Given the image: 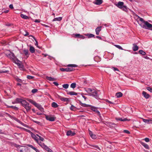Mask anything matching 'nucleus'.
<instances>
[{
    "label": "nucleus",
    "instance_id": "nucleus-45",
    "mask_svg": "<svg viewBox=\"0 0 152 152\" xmlns=\"http://www.w3.org/2000/svg\"><path fill=\"white\" fill-rule=\"evenodd\" d=\"M8 107L9 108H13V109H15V110H18V107H16L15 106H9Z\"/></svg>",
    "mask_w": 152,
    "mask_h": 152
},
{
    "label": "nucleus",
    "instance_id": "nucleus-42",
    "mask_svg": "<svg viewBox=\"0 0 152 152\" xmlns=\"http://www.w3.org/2000/svg\"><path fill=\"white\" fill-rule=\"evenodd\" d=\"M14 120L16 121L18 123H20V124H21L23 126H24V124L23 123L21 122L19 120H18V119H17L16 118H15L14 119Z\"/></svg>",
    "mask_w": 152,
    "mask_h": 152
},
{
    "label": "nucleus",
    "instance_id": "nucleus-46",
    "mask_svg": "<svg viewBox=\"0 0 152 152\" xmlns=\"http://www.w3.org/2000/svg\"><path fill=\"white\" fill-rule=\"evenodd\" d=\"M86 35L89 36V37H94V35L91 34H87Z\"/></svg>",
    "mask_w": 152,
    "mask_h": 152
},
{
    "label": "nucleus",
    "instance_id": "nucleus-61",
    "mask_svg": "<svg viewBox=\"0 0 152 152\" xmlns=\"http://www.w3.org/2000/svg\"><path fill=\"white\" fill-rule=\"evenodd\" d=\"M53 84L55 85L56 86H58V84L56 82L54 81L53 82Z\"/></svg>",
    "mask_w": 152,
    "mask_h": 152
},
{
    "label": "nucleus",
    "instance_id": "nucleus-8",
    "mask_svg": "<svg viewBox=\"0 0 152 152\" xmlns=\"http://www.w3.org/2000/svg\"><path fill=\"white\" fill-rule=\"evenodd\" d=\"M75 134V133L71 130H69L66 132V135L68 136H73Z\"/></svg>",
    "mask_w": 152,
    "mask_h": 152
},
{
    "label": "nucleus",
    "instance_id": "nucleus-7",
    "mask_svg": "<svg viewBox=\"0 0 152 152\" xmlns=\"http://www.w3.org/2000/svg\"><path fill=\"white\" fill-rule=\"evenodd\" d=\"M89 96H93L95 97L96 98H97L98 97L97 92L94 90H93V91L91 92V94H90Z\"/></svg>",
    "mask_w": 152,
    "mask_h": 152
},
{
    "label": "nucleus",
    "instance_id": "nucleus-64",
    "mask_svg": "<svg viewBox=\"0 0 152 152\" xmlns=\"http://www.w3.org/2000/svg\"><path fill=\"white\" fill-rule=\"evenodd\" d=\"M33 149L36 152H40L39 150L36 149L35 147H34Z\"/></svg>",
    "mask_w": 152,
    "mask_h": 152
},
{
    "label": "nucleus",
    "instance_id": "nucleus-40",
    "mask_svg": "<svg viewBox=\"0 0 152 152\" xmlns=\"http://www.w3.org/2000/svg\"><path fill=\"white\" fill-rule=\"evenodd\" d=\"M68 67H76L77 66V65L76 64H69L67 65Z\"/></svg>",
    "mask_w": 152,
    "mask_h": 152
},
{
    "label": "nucleus",
    "instance_id": "nucleus-49",
    "mask_svg": "<svg viewBox=\"0 0 152 152\" xmlns=\"http://www.w3.org/2000/svg\"><path fill=\"white\" fill-rule=\"evenodd\" d=\"M27 77L28 79H33L34 77L30 75H27Z\"/></svg>",
    "mask_w": 152,
    "mask_h": 152
},
{
    "label": "nucleus",
    "instance_id": "nucleus-10",
    "mask_svg": "<svg viewBox=\"0 0 152 152\" xmlns=\"http://www.w3.org/2000/svg\"><path fill=\"white\" fill-rule=\"evenodd\" d=\"M23 107H25L27 111L29 110L31 108L30 106H29V104L28 103L26 104L25 105H24Z\"/></svg>",
    "mask_w": 152,
    "mask_h": 152
},
{
    "label": "nucleus",
    "instance_id": "nucleus-54",
    "mask_svg": "<svg viewBox=\"0 0 152 152\" xmlns=\"http://www.w3.org/2000/svg\"><path fill=\"white\" fill-rule=\"evenodd\" d=\"M8 72V71H2L1 70H0V73H6Z\"/></svg>",
    "mask_w": 152,
    "mask_h": 152
},
{
    "label": "nucleus",
    "instance_id": "nucleus-39",
    "mask_svg": "<svg viewBox=\"0 0 152 152\" xmlns=\"http://www.w3.org/2000/svg\"><path fill=\"white\" fill-rule=\"evenodd\" d=\"M69 85L67 84H64L62 85V87L63 88L65 89L69 87Z\"/></svg>",
    "mask_w": 152,
    "mask_h": 152
},
{
    "label": "nucleus",
    "instance_id": "nucleus-5",
    "mask_svg": "<svg viewBox=\"0 0 152 152\" xmlns=\"http://www.w3.org/2000/svg\"><path fill=\"white\" fill-rule=\"evenodd\" d=\"M14 63L17 65L21 70H23L24 69L23 65L22 64L21 62L18 59H17V61L16 60Z\"/></svg>",
    "mask_w": 152,
    "mask_h": 152
},
{
    "label": "nucleus",
    "instance_id": "nucleus-9",
    "mask_svg": "<svg viewBox=\"0 0 152 152\" xmlns=\"http://www.w3.org/2000/svg\"><path fill=\"white\" fill-rule=\"evenodd\" d=\"M61 71L62 72H69L72 70L70 68H61L60 69Z\"/></svg>",
    "mask_w": 152,
    "mask_h": 152
},
{
    "label": "nucleus",
    "instance_id": "nucleus-29",
    "mask_svg": "<svg viewBox=\"0 0 152 152\" xmlns=\"http://www.w3.org/2000/svg\"><path fill=\"white\" fill-rule=\"evenodd\" d=\"M30 51V52L32 53H34L35 51V49L32 46H30V49H29Z\"/></svg>",
    "mask_w": 152,
    "mask_h": 152
},
{
    "label": "nucleus",
    "instance_id": "nucleus-23",
    "mask_svg": "<svg viewBox=\"0 0 152 152\" xmlns=\"http://www.w3.org/2000/svg\"><path fill=\"white\" fill-rule=\"evenodd\" d=\"M60 99L64 102H68L69 101V99L68 98L61 97L60 98Z\"/></svg>",
    "mask_w": 152,
    "mask_h": 152
},
{
    "label": "nucleus",
    "instance_id": "nucleus-32",
    "mask_svg": "<svg viewBox=\"0 0 152 152\" xmlns=\"http://www.w3.org/2000/svg\"><path fill=\"white\" fill-rule=\"evenodd\" d=\"M58 105L55 102H53L52 104V106L54 108H56Z\"/></svg>",
    "mask_w": 152,
    "mask_h": 152
},
{
    "label": "nucleus",
    "instance_id": "nucleus-2",
    "mask_svg": "<svg viewBox=\"0 0 152 152\" xmlns=\"http://www.w3.org/2000/svg\"><path fill=\"white\" fill-rule=\"evenodd\" d=\"M6 56L9 58L11 59L12 61L15 62L17 59H18L15 56L14 54L10 51H9L6 53Z\"/></svg>",
    "mask_w": 152,
    "mask_h": 152
},
{
    "label": "nucleus",
    "instance_id": "nucleus-37",
    "mask_svg": "<svg viewBox=\"0 0 152 152\" xmlns=\"http://www.w3.org/2000/svg\"><path fill=\"white\" fill-rule=\"evenodd\" d=\"M76 86V84L75 83H72L70 85V87L73 88H75Z\"/></svg>",
    "mask_w": 152,
    "mask_h": 152
},
{
    "label": "nucleus",
    "instance_id": "nucleus-62",
    "mask_svg": "<svg viewBox=\"0 0 152 152\" xmlns=\"http://www.w3.org/2000/svg\"><path fill=\"white\" fill-rule=\"evenodd\" d=\"M39 140L41 141H43V140H44V139L41 136H39Z\"/></svg>",
    "mask_w": 152,
    "mask_h": 152
},
{
    "label": "nucleus",
    "instance_id": "nucleus-11",
    "mask_svg": "<svg viewBox=\"0 0 152 152\" xmlns=\"http://www.w3.org/2000/svg\"><path fill=\"white\" fill-rule=\"evenodd\" d=\"M142 94L144 97L146 99H148L150 97V95L145 91H143L142 92Z\"/></svg>",
    "mask_w": 152,
    "mask_h": 152
},
{
    "label": "nucleus",
    "instance_id": "nucleus-26",
    "mask_svg": "<svg viewBox=\"0 0 152 152\" xmlns=\"http://www.w3.org/2000/svg\"><path fill=\"white\" fill-rule=\"evenodd\" d=\"M62 19V17H59L58 18H54L53 20V21H60Z\"/></svg>",
    "mask_w": 152,
    "mask_h": 152
},
{
    "label": "nucleus",
    "instance_id": "nucleus-50",
    "mask_svg": "<svg viewBox=\"0 0 152 152\" xmlns=\"http://www.w3.org/2000/svg\"><path fill=\"white\" fill-rule=\"evenodd\" d=\"M45 149L46 150H47L48 152H52V150L50 149L48 147H47Z\"/></svg>",
    "mask_w": 152,
    "mask_h": 152
},
{
    "label": "nucleus",
    "instance_id": "nucleus-13",
    "mask_svg": "<svg viewBox=\"0 0 152 152\" xmlns=\"http://www.w3.org/2000/svg\"><path fill=\"white\" fill-rule=\"evenodd\" d=\"M116 119L117 120L120 121H129L130 120H128L126 118L123 119L122 118H116Z\"/></svg>",
    "mask_w": 152,
    "mask_h": 152
},
{
    "label": "nucleus",
    "instance_id": "nucleus-3",
    "mask_svg": "<svg viewBox=\"0 0 152 152\" xmlns=\"http://www.w3.org/2000/svg\"><path fill=\"white\" fill-rule=\"evenodd\" d=\"M16 147L19 152H28V148L26 146L16 145Z\"/></svg>",
    "mask_w": 152,
    "mask_h": 152
},
{
    "label": "nucleus",
    "instance_id": "nucleus-36",
    "mask_svg": "<svg viewBox=\"0 0 152 152\" xmlns=\"http://www.w3.org/2000/svg\"><path fill=\"white\" fill-rule=\"evenodd\" d=\"M131 108L129 107H127L125 108V110L128 113L130 112V110H131Z\"/></svg>",
    "mask_w": 152,
    "mask_h": 152
},
{
    "label": "nucleus",
    "instance_id": "nucleus-47",
    "mask_svg": "<svg viewBox=\"0 0 152 152\" xmlns=\"http://www.w3.org/2000/svg\"><path fill=\"white\" fill-rule=\"evenodd\" d=\"M138 18L139 19L140 21H141L142 22L144 23H145V22H146L144 20L143 18H141L139 17H138Z\"/></svg>",
    "mask_w": 152,
    "mask_h": 152
},
{
    "label": "nucleus",
    "instance_id": "nucleus-18",
    "mask_svg": "<svg viewBox=\"0 0 152 152\" xmlns=\"http://www.w3.org/2000/svg\"><path fill=\"white\" fill-rule=\"evenodd\" d=\"M89 134L92 139H95L96 138V135L94 134H93L91 131H90Z\"/></svg>",
    "mask_w": 152,
    "mask_h": 152
},
{
    "label": "nucleus",
    "instance_id": "nucleus-31",
    "mask_svg": "<svg viewBox=\"0 0 152 152\" xmlns=\"http://www.w3.org/2000/svg\"><path fill=\"white\" fill-rule=\"evenodd\" d=\"M20 17L22 18L25 19L29 18L28 16L26 15H24L23 14H21L20 15Z\"/></svg>",
    "mask_w": 152,
    "mask_h": 152
},
{
    "label": "nucleus",
    "instance_id": "nucleus-17",
    "mask_svg": "<svg viewBox=\"0 0 152 152\" xmlns=\"http://www.w3.org/2000/svg\"><path fill=\"white\" fill-rule=\"evenodd\" d=\"M46 79L49 81H56V79L54 78H53L51 77L47 76L46 77Z\"/></svg>",
    "mask_w": 152,
    "mask_h": 152
},
{
    "label": "nucleus",
    "instance_id": "nucleus-12",
    "mask_svg": "<svg viewBox=\"0 0 152 152\" xmlns=\"http://www.w3.org/2000/svg\"><path fill=\"white\" fill-rule=\"evenodd\" d=\"M102 26H99L97 27L95 29L96 34L98 35L99 34V32L101 31L102 29Z\"/></svg>",
    "mask_w": 152,
    "mask_h": 152
},
{
    "label": "nucleus",
    "instance_id": "nucleus-51",
    "mask_svg": "<svg viewBox=\"0 0 152 152\" xmlns=\"http://www.w3.org/2000/svg\"><path fill=\"white\" fill-rule=\"evenodd\" d=\"M114 46L117 47V48L121 49V50H123V49L122 48L120 45H115Z\"/></svg>",
    "mask_w": 152,
    "mask_h": 152
},
{
    "label": "nucleus",
    "instance_id": "nucleus-16",
    "mask_svg": "<svg viewBox=\"0 0 152 152\" xmlns=\"http://www.w3.org/2000/svg\"><path fill=\"white\" fill-rule=\"evenodd\" d=\"M107 124H108L109 126L110 127H115L116 125L115 124L110 122H106Z\"/></svg>",
    "mask_w": 152,
    "mask_h": 152
},
{
    "label": "nucleus",
    "instance_id": "nucleus-6",
    "mask_svg": "<svg viewBox=\"0 0 152 152\" xmlns=\"http://www.w3.org/2000/svg\"><path fill=\"white\" fill-rule=\"evenodd\" d=\"M46 119L50 121H55V118L54 117L52 116V115H45Z\"/></svg>",
    "mask_w": 152,
    "mask_h": 152
},
{
    "label": "nucleus",
    "instance_id": "nucleus-14",
    "mask_svg": "<svg viewBox=\"0 0 152 152\" xmlns=\"http://www.w3.org/2000/svg\"><path fill=\"white\" fill-rule=\"evenodd\" d=\"M31 136L37 142L39 140L38 138L34 134L32 133H31Z\"/></svg>",
    "mask_w": 152,
    "mask_h": 152
},
{
    "label": "nucleus",
    "instance_id": "nucleus-24",
    "mask_svg": "<svg viewBox=\"0 0 152 152\" xmlns=\"http://www.w3.org/2000/svg\"><path fill=\"white\" fill-rule=\"evenodd\" d=\"M67 94L70 95H77V93L75 92L74 91H71L67 93Z\"/></svg>",
    "mask_w": 152,
    "mask_h": 152
},
{
    "label": "nucleus",
    "instance_id": "nucleus-41",
    "mask_svg": "<svg viewBox=\"0 0 152 152\" xmlns=\"http://www.w3.org/2000/svg\"><path fill=\"white\" fill-rule=\"evenodd\" d=\"M16 101L18 103H21V102L23 100H22V99H20V98H17L16 99Z\"/></svg>",
    "mask_w": 152,
    "mask_h": 152
},
{
    "label": "nucleus",
    "instance_id": "nucleus-33",
    "mask_svg": "<svg viewBox=\"0 0 152 152\" xmlns=\"http://www.w3.org/2000/svg\"><path fill=\"white\" fill-rule=\"evenodd\" d=\"M29 37H32V38H34V40H35V42H36V43H35V45H36L37 47L38 48L39 47L38 46V42L37 41L36 39H35V38L34 37H33V36H32L31 35H30Z\"/></svg>",
    "mask_w": 152,
    "mask_h": 152
},
{
    "label": "nucleus",
    "instance_id": "nucleus-30",
    "mask_svg": "<svg viewBox=\"0 0 152 152\" xmlns=\"http://www.w3.org/2000/svg\"><path fill=\"white\" fill-rule=\"evenodd\" d=\"M86 91L88 94L89 96L90 94H91V92L93 91V90L90 88H88L86 90Z\"/></svg>",
    "mask_w": 152,
    "mask_h": 152
},
{
    "label": "nucleus",
    "instance_id": "nucleus-34",
    "mask_svg": "<svg viewBox=\"0 0 152 152\" xmlns=\"http://www.w3.org/2000/svg\"><path fill=\"white\" fill-rule=\"evenodd\" d=\"M139 53L140 54H142L143 55H145L146 54V53L144 51L142 50H140L139 51Z\"/></svg>",
    "mask_w": 152,
    "mask_h": 152
},
{
    "label": "nucleus",
    "instance_id": "nucleus-27",
    "mask_svg": "<svg viewBox=\"0 0 152 152\" xmlns=\"http://www.w3.org/2000/svg\"><path fill=\"white\" fill-rule=\"evenodd\" d=\"M23 53L25 56H27V57L28 56V50H23Z\"/></svg>",
    "mask_w": 152,
    "mask_h": 152
},
{
    "label": "nucleus",
    "instance_id": "nucleus-19",
    "mask_svg": "<svg viewBox=\"0 0 152 152\" xmlns=\"http://www.w3.org/2000/svg\"><path fill=\"white\" fill-rule=\"evenodd\" d=\"M140 143L145 148L147 149H149V146L147 144L145 143L144 142H140Z\"/></svg>",
    "mask_w": 152,
    "mask_h": 152
},
{
    "label": "nucleus",
    "instance_id": "nucleus-25",
    "mask_svg": "<svg viewBox=\"0 0 152 152\" xmlns=\"http://www.w3.org/2000/svg\"><path fill=\"white\" fill-rule=\"evenodd\" d=\"M92 110L96 113L99 115H100V112L97 110V109L95 107H92Z\"/></svg>",
    "mask_w": 152,
    "mask_h": 152
},
{
    "label": "nucleus",
    "instance_id": "nucleus-44",
    "mask_svg": "<svg viewBox=\"0 0 152 152\" xmlns=\"http://www.w3.org/2000/svg\"><path fill=\"white\" fill-rule=\"evenodd\" d=\"M87 143L86 142L85 143V144H82L81 146L83 148H87L88 147L87 146Z\"/></svg>",
    "mask_w": 152,
    "mask_h": 152
},
{
    "label": "nucleus",
    "instance_id": "nucleus-22",
    "mask_svg": "<svg viewBox=\"0 0 152 152\" xmlns=\"http://www.w3.org/2000/svg\"><path fill=\"white\" fill-rule=\"evenodd\" d=\"M123 94L121 92H118L116 93L115 94V96L118 98H119L122 96Z\"/></svg>",
    "mask_w": 152,
    "mask_h": 152
},
{
    "label": "nucleus",
    "instance_id": "nucleus-55",
    "mask_svg": "<svg viewBox=\"0 0 152 152\" xmlns=\"http://www.w3.org/2000/svg\"><path fill=\"white\" fill-rule=\"evenodd\" d=\"M27 145L28 146L31 148H32L33 149L34 148V147L33 145H30V144H27Z\"/></svg>",
    "mask_w": 152,
    "mask_h": 152
},
{
    "label": "nucleus",
    "instance_id": "nucleus-21",
    "mask_svg": "<svg viewBox=\"0 0 152 152\" xmlns=\"http://www.w3.org/2000/svg\"><path fill=\"white\" fill-rule=\"evenodd\" d=\"M143 121L145 123L149 124L152 123V120L143 119Z\"/></svg>",
    "mask_w": 152,
    "mask_h": 152
},
{
    "label": "nucleus",
    "instance_id": "nucleus-15",
    "mask_svg": "<svg viewBox=\"0 0 152 152\" xmlns=\"http://www.w3.org/2000/svg\"><path fill=\"white\" fill-rule=\"evenodd\" d=\"M35 106L37 107L40 110H42L43 109L42 108V107L39 104H38L36 102L35 104L34 105Z\"/></svg>",
    "mask_w": 152,
    "mask_h": 152
},
{
    "label": "nucleus",
    "instance_id": "nucleus-52",
    "mask_svg": "<svg viewBox=\"0 0 152 152\" xmlns=\"http://www.w3.org/2000/svg\"><path fill=\"white\" fill-rule=\"evenodd\" d=\"M146 89L151 92L152 93V88H151L150 87H147L146 88Z\"/></svg>",
    "mask_w": 152,
    "mask_h": 152
},
{
    "label": "nucleus",
    "instance_id": "nucleus-28",
    "mask_svg": "<svg viewBox=\"0 0 152 152\" xmlns=\"http://www.w3.org/2000/svg\"><path fill=\"white\" fill-rule=\"evenodd\" d=\"M102 3V0H96V2L94 3L97 5H100Z\"/></svg>",
    "mask_w": 152,
    "mask_h": 152
},
{
    "label": "nucleus",
    "instance_id": "nucleus-4",
    "mask_svg": "<svg viewBox=\"0 0 152 152\" xmlns=\"http://www.w3.org/2000/svg\"><path fill=\"white\" fill-rule=\"evenodd\" d=\"M140 25L142 28L145 29L150 28L152 27V24L149 23L147 21L145 22L144 24L143 25H142L141 24H140Z\"/></svg>",
    "mask_w": 152,
    "mask_h": 152
},
{
    "label": "nucleus",
    "instance_id": "nucleus-60",
    "mask_svg": "<svg viewBox=\"0 0 152 152\" xmlns=\"http://www.w3.org/2000/svg\"><path fill=\"white\" fill-rule=\"evenodd\" d=\"M144 140L146 142H148L149 141V139L148 138H145Z\"/></svg>",
    "mask_w": 152,
    "mask_h": 152
},
{
    "label": "nucleus",
    "instance_id": "nucleus-53",
    "mask_svg": "<svg viewBox=\"0 0 152 152\" xmlns=\"http://www.w3.org/2000/svg\"><path fill=\"white\" fill-rule=\"evenodd\" d=\"M38 91V90L37 89H32L31 91V92L32 93H36Z\"/></svg>",
    "mask_w": 152,
    "mask_h": 152
},
{
    "label": "nucleus",
    "instance_id": "nucleus-1",
    "mask_svg": "<svg viewBox=\"0 0 152 152\" xmlns=\"http://www.w3.org/2000/svg\"><path fill=\"white\" fill-rule=\"evenodd\" d=\"M115 5L124 11L127 12L128 11L127 6L124 5V3L123 2L119 1L117 4H115Z\"/></svg>",
    "mask_w": 152,
    "mask_h": 152
},
{
    "label": "nucleus",
    "instance_id": "nucleus-58",
    "mask_svg": "<svg viewBox=\"0 0 152 152\" xmlns=\"http://www.w3.org/2000/svg\"><path fill=\"white\" fill-rule=\"evenodd\" d=\"M81 105L85 107H88V105L86 104H85L81 103Z\"/></svg>",
    "mask_w": 152,
    "mask_h": 152
},
{
    "label": "nucleus",
    "instance_id": "nucleus-38",
    "mask_svg": "<svg viewBox=\"0 0 152 152\" xmlns=\"http://www.w3.org/2000/svg\"><path fill=\"white\" fill-rule=\"evenodd\" d=\"M27 103H28L27 102H26L25 100H23L21 102V104L22 106H23L24 105H25Z\"/></svg>",
    "mask_w": 152,
    "mask_h": 152
},
{
    "label": "nucleus",
    "instance_id": "nucleus-56",
    "mask_svg": "<svg viewBox=\"0 0 152 152\" xmlns=\"http://www.w3.org/2000/svg\"><path fill=\"white\" fill-rule=\"evenodd\" d=\"M106 101L107 102H109V103L110 104H115V102H111V101H109L108 100V99H106Z\"/></svg>",
    "mask_w": 152,
    "mask_h": 152
},
{
    "label": "nucleus",
    "instance_id": "nucleus-63",
    "mask_svg": "<svg viewBox=\"0 0 152 152\" xmlns=\"http://www.w3.org/2000/svg\"><path fill=\"white\" fill-rule=\"evenodd\" d=\"M75 36L76 37H80V36H81V35L80 34H75Z\"/></svg>",
    "mask_w": 152,
    "mask_h": 152
},
{
    "label": "nucleus",
    "instance_id": "nucleus-35",
    "mask_svg": "<svg viewBox=\"0 0 152 152\" xmlns=\"http://www.w3.org/2000/svg\"><path fill=\"white\" fill-rule=\"evenodd\" d=\"M27 100H28V101L29 102H30L33 105H34V104L36 103V102L35 101L30 99H27Z\"/></svg>",
    "mask_w": 152,
    "mask_h": 152
},
{
    "label": "nucleus",
    "instance_id": "nucleus-20",
    "mask_svg": "<svg viewBox=\"0 0 152 152\" xmlns=\"http://www.w3.org/2000/svg\"><path fill=\"white\" fill-rule=\"evenodd\" d=\"M133 45L132 49L134 51H135L138 50L139 48L138 46L134 44H133Z\"/></svg>",
    "mask_w": 152,
    "mask_h": 152
},
{
    "label": "nucleus",
    "instance_id": "nucleus-48",
    "mask_svg": "<svg viewBox=\"0 0 152 152\" xmlns=\"http://www.w3.org/2000/svg\"><path fill=\"white\" fill-rule=\"evenodd\" d=\"M71 110H74L76 109V107L73 105H72L70 108Z\"/></svg>",
    "mask_w": 152,
    "mask_h": 152
},
{
    "label": "nucleus",
    "instance_id": "nucleus-43",
    "mask_svg": "<svg viewBox=\"0 0 152 152\" xmlns=\"http://www.w3.org/2000/svg\"><path fill=\"white\" fill-rule=\"evenodd\" d=\"M40 146L43 148L45 149L46 147H47L46 145H45L44 143H41V145H40Z\"/></svg>",
    "mask_w": 152,
    "mask_h": 152
},
{
    "label": "nucleus",
    "instance_id": "nucleus-57",
    "mask_svg": "<svg viewBox=\"0 0 152 152\" xmlns=\"http://www.w3.org/2000/svg\"><path fill=\"white\" fill-rule=\"evenodd\" d=\"M124 132L127 134H130V132L127 130H124Z\"/></svg>",
    "mask_w": 152,
    "mask_h": 152
},
{
    "label": "nucleus",
    "instance_id": "nucleus-59",
    "mask_svg": "<svg viewBox=\"0 0 152 152\" xmlns=\"http://www.w3.org/2000/svg\"><path fill=\"white\" fill-rule=\"evenodd\" d=\"M2 11H3V12H4L5 13H7L9 11V10H8L4 11V9H3L2 10Z\"/></svg>",
    "mask_w": 152,
    "mask_h": 152
}]
</instances>
